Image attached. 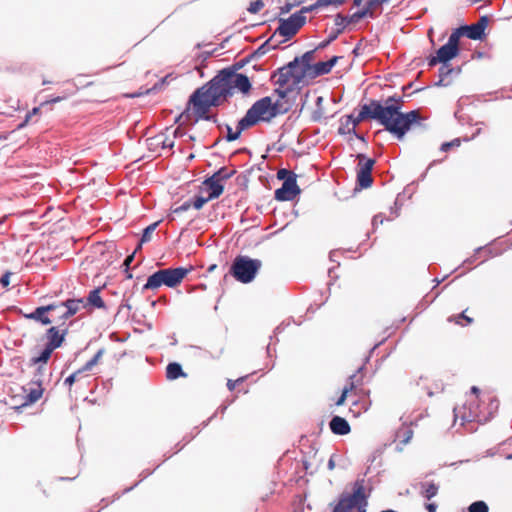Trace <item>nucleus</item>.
Returning <instances> with one entry per match:
<instances>
[{"instance_id":"nucleus-1","label":"nucleus","mask_w":512,"mask_h":512,"mask_svg":"<svg viewBox=\"0 0 512 512\" xmlns=\"http://www.w3.org/2000/svg\"><path fill=\"white\" fill-rule=\"evenodd\" d=\"M401 105L399 100L389 97L384 104L373 100L368 104L361 106L359 114L356 118L352 115L347 116V126L351 125L353 134H356V126L365 119H373L378 121L398 139H402L406 132L420 120L418 111L413 110L408 113L400 111Z\"/></svg>"},{"instance_id":"nucleus-2","label":"nucleus","mask_w":512,"mask_h":512,"mask_svg":"<svg viewBox=\"0 0 512 512\" xmlns=\"http://www.w3.org/2000/svg\"><path fill=\"white\" fill-rule=\"evenodd\" d=\"M228 86L223 80V76L216 75L206 85L194 91V123L198 119L210 120L208 110L212 106H218L223 100H226L225 92Z\"/></svg>"},{"instance_id":"nucleus-3","label":"nucleus","mask_w":512,"mask_h":512,"mask_svg":"<svg viewBox=\"0 0 512 512\" xmlns=\"http://www.w3.org/2000/svg\"><path fill=\"white\" fill-rule=\"evenodd\" d=\"M280 113L277 103H273L270 97H263L248 109L241 119V126L252 127L259 121L269 122Z\"/></svg>"},{"instance_id":"nucleus-4","label":"nucleus","mask_w":512,"mask_h":512,"mask_svg":"<svg viewBox=\"0 0 512 512\" xmlns=\"http://www.w3.org/2000/svg\"><path fill=\"white\" fill-rule=\"evenodd\" d=\"M367 496L365 494L364 480H357L353 493L342 497L334 506L332 512H366Z\"/></svg>"},{"instance_id":"nucleus-5","label":"nucleus","mask_w":512,"mask_h":512,"mask_svg":"<svg viewBox=\"0 0 512 512\" xmlns=\"http://www.w3.org/2000/svg\"><path fill=\"white\" fill-rule=\"evenodd\" d=\"M261 266L262 262L259 259L240 255L234 259L230 273L237 281L247 284L255 279Z\"/></svg>"},{"instance_id":"nucleus-6","label":"nucleus","mask_w":512,"mask_h":512,"mask_svg":"<svg viewBox=\"0 0 512 512\" xmlns=\"http://www.w3.org/2000/svg\"><path fill=\"white\" fill-rule=\"evenodd\" d=\"M188 272L189 269L185 268L159 270L148 277L144 288L156 289L161 285L174 287L182 281Z\"/></svg>"},{"instance_id":"nucleus-7","label":"nucleus","mask_w":512,"mask_h":512,"mask_svg":"<svg viewBox=\"0 0 512 512\" xmlns=\"http://www.w3.org/2000/svg\"><path fill=\"white\" fill-rule=\"evenodd\" d=\"M188 115L186 113L180 115L178 118H176V122H181L180 125L171 130V128H168L166 130V134H159L155 137H151L147 139V147L152 152H158L159 149H169L174 146L173 140L170 139V135H173V137H180L183 136L185 133L181 129V125L183 123V119L187 118Z\"/></svg>"},{"instance_id":"nucleus-8","label":"nucleus","mask_w":512,"mask_h":512,"mask_svg":"<svg viewBox=\"0 0 512 512\" xmlns=\"http://www.w3.org/2000/svg\"><path fill=\"white\" fill-rule=\"evenodd\" d=\"M218 75L223 76V80L228 86V91L225 92L226 98L233 95L234 89H238L242 93H247L251 89L250 80L244 74L233 73L224 69Z\"/></svg>"},{"instance_id":"nucleus-9","label":"nucleus","mask_w":512,"mask_h":512,"mask_svg":"<svg viewBox=\"0 0 512 512\" xmlns=\"http://www.w3.org/2000/svg\"><path fill=\"white\" fill-rule=\"evenodd\" d=\"M305 22V15L296 12L287 19H280L277 32L281 36L289 39L298 32V30L305 24Z\"/></svg>"},{"instance_id":"nucleus-10","label":"nucleus","mask_w":512,"mask_h":512,"mask_svg":"<svg viewBox=\"0 0 512 512\" xmlns=\"http://www.w3.org/2000/svg\"><path fill=\"white\" fill-rule=\"evenodd\" d=\"M297 176L285 179L282 186L275 191V199L278 201H291L300 194V188L296 181Z\"/></svg>"},{"instance_id":"nucleus-11","label":"nucleus","mask_w":512,"mask_h":512,"mask_svg":"<svg viewBox=\"0 0 512 512\" xmlns=\"http://www.w3.org/2000/svg\"><path fill=\"white\" fill-rule=\"evenodd\" d=\"M489 18L484 15L481 16L477 23L472 25L461 26L464 32L469 39L472 40H481L485 35V29L488 26Z\"/></svg>"},{"instance_id":"nucleus-12","label":"nucleus","mask_w":512,"mask_h":512,"mask_svg":"<svg viewBox=\"0 0 512 512\" xmlns=\"http://www.w3.org/2000/svg\"><path fill=\"white\" fill-rule=\"evenodd\" d=\"M297 67L298 57L278 70L276 84L280 87H284L289 83L291 78H294L296 82H299L300 79L297 78L298 72L296 71Z\"/></svg>"},{"instance_id":"nucleus-13","label":"nucleus","mask_w":512,"mask_h":512,"mask_svg":"<svg viewBox=\"0 0 512 512\" xmlns=\"http://www.w3.org/2000/svg\"><path fill=\"white\" fill-rule=\"evenodd\" d=\"M48 343L45 349L42 351V359H49L52 352L61 346L64 335L60 334L59 331L55 327H51L47 332Z\"/></svg>"},{"instance_id":"nucleus-14","label":"nucleus","mask_w":512,"mask_h":512,"mask_svg":"<svg viewBox=\"0 0 512 512\" xmlns=\"http://www.w3.org/2000/svg\"><path fill=\"white\" fill-rule=\"evenodd\" d=\"M49 359H42V352L38 356L32 357L27 363V367L34 373L33 383H42V378L46 373V364Z\"/></svg>"},{"instance_id":"nucleus-15","label":"nucleus","mask_w":512,"mask_h":512,"mask_svg":"<svg viewBox=\"0 0 512 512\" xmlns=\"http://www.w3.org/2000/svg\"><path fill=\"white\" fill-rule=\"evenodd\" d=\"M458 53L459 50H455L454 48L445 44L438 49L436 56L429 59L428 65L435 66L438 63H449V61L455 58Z\"/></svg>"},{"instance_id":"nucleus-16","label":"nucleus","mask_w":512,"mask_h":512,"mask_svg":"<svg viewBox=\"0 0 512 512\" xmlns=\"http://www.w3.org/2000/svg\"><path fill=\"white\" fill-rule=\"evenodd\" d=\"M314 51H307L305 52L300 58H298V67L300 71L297 73V78L301 79L303 77H308L313 64H311V61L313 60Z\"/></svg>"},{"instance_id":"nucleus-17","label":"nucleus","mask_w":512,"mask_h":512,"mask_svg":"<svg viewBox=\"0 0 512 512\" xmlns=\"http://www.w3.org/2000/svg\"><path fill=\"white\" fill-rule=\"evenodd\" d=\"M57 308L55 305H47L38 307L35 311L29 314H25V317L28 319H33L36 321L41 322L44 325L50 324L52 321L51 319L46 315L48 311H51L53 309Z\"/></svg>"},{"instance_id":"nucleus-18","label":"nucleus","mask_w":512,"mask_h":512,"mask_svg":"<svg viewBox=\"0 0 512 512\" xmlns=\"http://www.w3.org/2000/svg\"><path fill=\"white\" fill-rule=\"evenodd\" d=\"M85 306L86 304L83 299H70L62 303L60 306H57V308H66V311L63 313V317L68 318L85 308Z\"/></svg>"},{"instance_id":"nucleus-19","label":"nucleus","mask_w":512,"mask_h":512,"mask_svg":"<svg viewBox=\"0 0 512 512\" xmlns=\"http://www.w3.org/2000/svg\"><path fill=\"white\" fill-rule=\"evenodd\" d=\"M330 429L334 434L337 435H346L350 432V425L346 419L340 416H334L330 423Z\"/></svg>"},{"instance_id":"nucleus-20","label":"nucleus","mask_w":512,"mask_h":512,"mask_svg":"<svg viewBox=\"0 0 512 512\" xmlns=\"http://www.w3.org/2000/svg\"><path fill=\"white\" fill-rule=\"evenodd\" d=\"M32 385H33V387H30L29 389H26V388L24 389L25 391H28V393L25 397V401L22 404V406H27V405L33 404V403L37 402L42 397V394H43L42 383H33L32 382Z\"/></svg>"},{"instance_id":"nucleus-21","label":"nucleus","mask_w":512,"mask_h":512,"mask_svg":"<svg viewBox=\"0 0 512 512\" xmlns=\"http://www.w3.org/2000/svg\"><path fill=\"white\" fill-rule=\"evenodd\" d=\"M361 383V377H358L356 374H353L349 377L347 385L343 388L341 396L336 401L337 406H341L344 404L347 394L354 390Z\"/></svg>"},{"instance_id":"nucleus-22","label":"nucleus","mask_w":512,"mask_h":512,"mask_svg":"<svg viewBox=\"0 0 512 512\" xmlns=\"http://www.w3.org/2000/svg\"><path fill=\"white\" fill-rule=\"evenodd\" d=\"M204 185L208 191V199L218 198L223 192V185L214 178L205 180Z\"/></svg>"},{"instance_id":"nucleus-23","label":"nucleus","mask_w":512,"mask_h":512,"mask_svg":"<svg viewBox=\"0 0 512 512\" xmlns=\"http://www.w3.org/2000/svg\"><path fill=\"white\" fill-rule=\"evenodd\" d=\"M192 204V197L187 195L182 203L175 202L172 206L171 214L169 215L171 220H175L177 216H180L183 212L190 209Z\"/></svg>"},{"instance_id":"nucleus-24","label":"nucleus","mask_w":512,"mask_h":512,"mask_svg":"<svg viewBox=\"0 0 512 512\" xmlns=\"http://www.w3.org/2000/svg\"><path fill=\"white\" fill-rule=\"evenodd\" d=\"M366 17L372 18V19L376 17L374 11L367 4L362 10L355 12L354 14H352L349 17H343L342 19L346 20L347 23L356 24L361 19L366 18Z\"/></svg>"},{"instance_id":"nucleus-25","label":"nucleus","mask_w":512,"mask_h":512,"mask_svg":"<svg viewBox=\"0 0 512 512\" xmlns=\"http://www.w3.org/2000/svg\"><path fill=\"white\" fill-rule=\"evenodd\" d=\"M180 377H188V374L182 370L181 365L177 362L168 364L166 367L167 380L173 381Z\"/></svg>"},{"instance_id":"nucleus-26","label":"nucleus","mask_w":512,"mask_h":512,"mask_svg":"<svg viewBox=\"0 0 512 512\" xmlns=\"http://www.w3.org/2000/svg\"><path fill=\"white\" fill-rule=\"evenodd\" d=\"M453 73L458 74L459 70L455 71L449 63H441L439 68V81L436 83V85L447 86L449 82H446V79Z\"/></svg>"},{"instance_id":"nucleus-27","label":"nucleus","mask_w":512,"mask_h":512,"mask_svg":"<svg viewBox=\"0 0 512 512\" xmlns=\"http://www.w3.org/2000/svg\"><path fill=\"white\" fill-rule=\"evenodd\" d=\"M214 50L203 51L196 58L194 57V71L199 72L200 77H204V62L212 55Z\"/></svg>"},{"instance_id":"nucleus-28","label":"nucleus","mask_w":512,"mask_h":512,"mask_svg":"<svg viewBox=\"0 0 512 512\" xmlns=\"http://www.w3.org/2000/svg\"><path fill=\"white\" fill-rule=\"evenodd\" d=\"M357 158L359 159L358 172L371 173L375 161L373 159H367L364 154H358Z\"/></svg>"},{"instance_id":"nucleus-29","label":"nucleus","mask_w":512,"mask_h":512,"mask_svg":"<svg viewBox=\"0 0 512 512\" xmlns=\"http://www.w3.org/2000/svg\"><path fill=\"white\" fill-rule=\"evenodd\" d=\"M330 70L327 67L326 61L318 62L316 64H313V67L308 75V77L315 78L320 75H324L329 73Z\"/></svg>"},{"instance_id":"nucleus-30","label":"nucleus","mask_w":512,"mask_h":512,"mask_svg":"<svg viewBox=\"0 0 512 512\" xmlns=\"http://www.w3.org/2000/svg\"><path fill=\"white\" fill-rule=\"evenodd\" d=\"M248 128L249 127H242L241 126V119L238 122L237 130L235 132L232 130L231 126L227 124L226 125V130H227L226 140L228 142H232V141L237 140L240 137L242 131H244V130H246Z\"/></svg>"},{"instance_id":"nucleus-31","label":"nucleus","mask_w":512,"mask_h":512,"mask_svg":"<svg viewBox=\"0 0 512 512\" xmlns=\"http://www.w3.org/2000/svg\"><path fill=\"white\" fill-rule=\"evenodd\" d=\"M159 223H160L159 221L154 222L144 229L141 240H140V244L138 245L136 250H138L142 244L147 243L152 239L153 233L156 230Z\"/></svg>"},{"instance_id":"nucleus-32","label":"nucleus","mask_w":512,"mask_h":512,"mask_svg":"<svg viewBox=\"0 0 512 512\" xmlns=\"http://www.w3.org/2000/svg\"><path fill=\"white\" fill-rule=\"evenodd\" d=\"M464 35V32L462 30V27L457 28L454 30L451 35L449 36L448 42L446 43L450 47L454 48L455 50H459L458 44L460 37Z\"/></svg>"},{"instance_id":"nucleus-33","label":"nucleus","mask_w":512,"mask_h":512,"mask_svg":"<svg viewBox=\"0 0 512 512\" xmlns=\"http://www.w3.org/2000/svg\"><path fill=\"white\" fill-rule=\"evenodd\" d=\"M422 488L424 489L422 492L423 496L428 500L435 497L438 493V486L434 483H424Z\"/></svg>"},{"instance_id":"nucleus-34","label":"nucleus","mask_w":512,"mask_h":512,"mask_svg":"<svg viewBox=\"0 0 512 512\" xmlns=\"http://www.w3.org/2000/svg\"><path fill=\"white\" fill-rule=\"evenodd\" d=\"M88 304L97 308L104 307V302L100 297V291L98 289H95L90 292L88 297Z\"/></svg>"},{"instance_id":"nucleus-35","label":"nucleus","mask_w":512,"mask_h":512,"mask_svg":"<svg viewBox=\"0 0 512 512\" xmlns=\"http://www.w3.org/2000/svg\"><path fill=\"white\" fill-rule=\"evenodd\" d=\"M357 182L362 188L370 187L373 182L371 173L357 171Z\"/></svg>"},{"instance_id":"nucleus-36","label":"nucleus","mask_w":512,"mask_h":512,"mask_svg":"<svg viewBox=\"0 0 512 512\" xmlns=\"http://www.w3.org/2000/svg\"><path fill=\"white\" fill-rule=\"evenodd\" d=\"M489 507L484 501H475L468 507V512H488Z\"/></svg>"},{"instance_id":"nucleus-37","label":"nucleus","mask_w":512,"mask_h":512,"mask_svg":"<svg viewBox=\"0 0 512 512\" xmlns=\"http://www.w3.org/2000/svg\"><path fill=\"white\" fill-rule=\"evenodd\" d=\"M104 353V350L103 349H100L96 355L90 360L88 361L85 366L82 368L83 371H89L91 370L98 362L99 360L101 359L102 355Z\"/></svg>"},{"instance_id":"nucleus-38","label":"nucleus","mask_w":512,"mask_h":512,"mask_svg":"<svg viewBox=\"0 0 512 512\" xmlns=\"http://www.w3.org/2000/svg\"><path fill=\"white\" fill-rule=\"evenodd\" d=\"M264 7L262 0L252 1L248 7V12L255 14L258 13Z\"/></svg>"},{"instance_id":"nucleus-39","label":"nucleus","mask_w":512,"mask_h":512,"mask_svg":"<svg viewBox=\"0 0 512 512\" xmlns=\"http://www.w3.org/2000/svg\"><path fill=\"white\" fill-rule=\"evenodd\" d=\"M463 419H467L468 421L477 420V421H487V417L481 418L480 414L476 410L469 409V415L463 416Z\"/></svg>"},{"instance_id":"nucleus-40","label":"nucleus","mask_w":512,"mask_h":512,"mask_svg":"<svg viewBox=\"0 0 512 512\" xmlns=\"http://www.w3.org/2000/svg\"><path fill=\"white\" fill-rule=\"evenodd\" d=\"M460 145V139L456 138L450 142H445L441 145V150L446 152L448 151L451 147H458Z\"/></svg>"},{"instance_id":"nucleus-41","label":"nucleus","mask_w":512,"mask_h":512,"mask_svg":"<svg viewBox=\"0 0 512 512\" xmlns=\"http://www.w3.org/2000/svg\"><path fill=\"white\" fill-rule=\"evenodd\" d=\"M290 176H296V174L287 169H280L277 172V178L280 180H283V182L285 181V179L289 178Z\"/></svg>"},{"instance_id":"nucleus-42","label":"nucleus","mask_w":512,"mask_h":512,"mask_svg":"<svg viewBox=\"0 0 512 512\" xmlns=\"http://www.w3.org/2000/svg\"><path fill=\"white\" fill-rule=\"evenodd\" d=\"M339 134H346V133H353V130L351 129V125L347 126V117L344 121L341 122L340 127L338 128Z\"/></svg>"},{"instance_id":"nucleus-43","label":"nucleus","mask_w":512,"mask_h":512,"mask_svg":"<svg viewBox=\"0 0 512 512\" xmlns=\"http://www.w3.org/2000/svg\"><path fill=\"white\" fill-rule=\"evenodd\" d=\"M208 196L206 198L198 196L194 198V209H200L203 205L208 201Z\"/></svg>"},{"instance_id":"nucleus-44","label":"nucleus","mask_w":512,"mask_h":512,"mask_svg":"<svg viewBox=\"0 0 512 512\" xmlns=\"http://www.w3.org/2000/svg\"><path fill=\"white\" fill-rule=\"evenodd\" d=\"M319 7H325L324 5H318V0L310 5V6H306V7H303L300 11H298L297 13H302V15H304L305 13L307 12H311Z\"/></svg>"},{"instance_id":"nucleus-45","label":"nucleus","mask_w":512,"mask_h":512,"mask_svg":"<svg viewBox=\"0 0 512 512\" xmlns=\"http://www.w3.org/2000/svg\"><path fill=\"white\" fill-rule=\"evenodd\" d=\"M345 0H318V5H324L325 7L326 6H329V5H341L342 3H344Z\"/></svg>"},{"instance_id":"nucleus-46","label":"nucleus","mask_w":512,"mask_h":512,"mask_svg":"<svg viewBox=\"0 0 512 512\" xmlns=\"http://www.w3.org/2000/svg\"><path fill=\"white\" fill-rule=\"evenodd\" d=\"M389 0H367L366 4L374 11L378 6L387 3Z\"/></svg>"},{"instance_id":"nucleus-47","label":"nucleus","mask_w":512,"mask_h":512,"mask_svg":"<svg viewBox=\"0 0 512 512\" xmlns=\"http://www.w3.org/2000/svg\"><path fill=\"white\" fill-rule=\"evenodd\" d=\"M82 372H83V370L80 369V370L76 371L75 373L71 374L69 377L66 378L65 383L68 384L69 386L73 385L77 379L78 374H80Z\"/></svg>"},{"instance_id":"nucleus-48","label":"nucleus","mask_w":512,"mask_h":512,"mask_svg":"<svg viewBox=\"0 0 512 512\" xmlns=\"http://www.w3.org/2000/svg\"><path fill=\"white\" fill-rule=\"evenodd\" d=\"M10 275H11V274H10L9 272H7V273H5V274L1 277V279H0V284H1L3 287H7V286L9 285V283H10Z\"/></svg>"},{"instance_id":"nucleus-49","label":"nucleus","mask_w":512,"mask_h":512,"mask_svg":"<svg viewBox=\"0 0 512 512\" xmlns=\"http://www.w3.org/2000/svg\"><path fill=\"white\" fill-rule=\"evenodd\" d=\"M460 319H464V320H466V321H467V323H472V321H473V320H472V318H470V317L466 316L464 313H461V314L457 315V316L455 317V322H456L457 324H459V323H460V322H459V320H460Z\"/></svg>"},{"instance_id":"nucleus-50","label":"nucleus","mask_w":512,"mask_h":512,"mask_svg":"<svg viewBox=\"0 0 512 512\" xmlns=\"http://www.w3.org/2000/svg\"><path fill=\"white\" fill-rule=\"evenodd\" d=\"M338 59H339V57L334 56V57H332L330 60L326 61V63H327V67H328V69H329L330 71H331V70H332V68L335 66V64L337 63Z\"/></svg>"},{"instance_id":"nucleus-51","label":"nucleus","mask_w":512,"mask_h":512,"mask_svg":"<svg viewBox=\"0 0 512 512\" xmlns=\"http://www.w3.org/2000/svg\"><path fill=\"white\" fill-rule=\"evenodd\" d=\"M241 381H243V378H239V379H237L236 381L228 380V382H227V387H228V389H229L230 391H232V390L235 388L236 384H237L238 382H241Z\"/></svg>"},{"instance_id":"nucleus-52","label":"nucleus","mask_w":512,"mask_h":512,"mask_svg":"<svg viewBox=\"0 0 512 512\" xmlns=\"http://www.w3.org/2000/svg\"><path fill=\"white\" fill-rule=\"evenodd\" d=\"M383 223V218L380 215H375L372 219V225L374 227Z\"/></svg>"},{"instance_id":"nucleus-53","label":"nucleus","mask_w":512,"mask_h":512,"mask_svg":"<svg viewBox=\"0 0 512 512\" xmlns=\"http://www.w3.org/2000/svg\"><path fill=\"white\" fill-rule=\"evenodd\" d=\"M412 436H413V432L411 430H406L405 438L403 439L402 443L407 444L411 440Z\"/></svg>"},{"instance_id":"nucleus-54","label":"nucleus","mask_w":512,"mask_h":512,"mask_svg":"<svg viewBox=\"0 0 512 512\" xmlns=\"http://www.w3.org/2000/svg\"><path fill=\"white\" fill-rule=\"evenodd\" d=\"M293 4L286 3L283 7H281V14H286L290 12V10L293 8Z\"/></svg>"},{"instance_id":"nucleus-55","label":"nucleus","mask_w":512,"mask_h":512,"mask_svg":"<svg viewBox=\"0 0 512 512\" xmlns=\"http://www.w3.org/2000/svg\"><path fill=\"white\" fill-rule=\"evenodd\" d=\"M426 509L428 512H436L437 505L435 503H429L426 505Z\"/></svg>"},{"instance_id":"nucleus-56","label":"nucleus","mask_w":512,"mask_h":512,"mask_svg":"<svg viewBox=\"0 0 512 512\" xmlns=\"http://www.w3.org/2000/svg\"><path fill=\"white\" fill-rule=\"evenodd\" d=\"M133 258H134V253H133L132 255L128 256V257L125 259V261H124V266H125L126 268H129V266H130L131 262L133 261Z\"/></svg>"},{"instance_id":"nucleus-57","label":"nucleus","mask_w":512,"mask_h":512,"mask_svg":"<svg viewBox=\"0 0 512 512\" xmlns=\"http://www.w3.org/2000/svg\"><path fill=\"white\" fill-rule=\"evenodd\" d=\"M62 100H63V98H62V97H55V98H53V99H51V100H49V101L43 102V103L41 104V106H44L45 104H48V103H57V102H60V101H62Z\"/></svg>"},{"instance_id":"nucleus-58","label":"nucleus","mask_w":512,"mask_h":512,"mask_svg":"<svg viewBox=\"0 0 512 512\" xmlns=\"http://www.w3.org/2000/svg\"><path fill=\"white\" fill-rule=\"evenodd\" d=\"M490 413L492 410H496L498 408V402L496 400H492L489 404Z\"/></svg>"},{"instance_id":"nucleus-59","label":"nucleus","mask_w":512,"mask_h":512,"mask_svg":"<svg viewBox=\"0 0 512 512\" xmlns=\"http://www.w3.org/2000/svg\"><path fill=\"white\" fill-rule=\"evenodd\" d=\"M335 468L334 456H331L328 461V469L333 470Z\"/></svg>"},{"instance_id":"nucleus-60","label":"nucleus","mask_w":512,"mask_h":512,"mask_svg":"<svg viewBox=\"0 0 512 512\" xmlns=\"http://www.w3.org/2000/svg\"><path fill=\"white\" fill-rule=\"evenodd\" d=\"M275 92L279 95L280 98H284L287 95V91L285 90L276 89Z\"/></svg>"},{"instance_id":"nucleus-61","label":"nucleus","mask_w":512,"mask_h":512,"mask_svg":"<svg viewBox=\"0 0 512 512\" xmlns=\"http://www.w3.org/2000/svg\"><path fill=\"white\" fill-rule=\"evenodd\" d=\"M30 118H31V114H28V115L26 116L25 121H24L23 123H21V124L18 126V128H19V129H21V128L25 127V126L27 125V123L29 122Z\"/></svg>"},{"instance_id":"nucleus-62","label":"nucleus","mask_w":512,"mask_h":512,"mask_svg":"<svg viewBox=\"0 0 512 512\" xmlns=\"http://www.w3.org/2000/svg\"><path fill=\"white\" fill-rule=\"evenodd\" d=\"M39 110H40V107H35L29 114H31V116L36 115L39 112Z\"/></svg>"},{"instance_id":"nucleus-63","label":"nucleus","mask_w":512,"mask_h":512,"mask_svg":"<svg viewBox=\"0 0 512 512\" xmlns=\"http://www.w3.org/2000/svg\"><path fill=\"white\" fill-rule=\"evenodd\" d=\"M329 43H330V40H327V41H325V42L321 43V44L319 45V47H318V48H324V47H326Z\"/></svg>"},{"instance_id":"nucleus-64","label":"nucleus","mask_w":512,"mask_h":512,"mask_svg":"<svg viewBox=\"0 0 512 512\" xmlns=\"http://www.w3.org/2000/svg\"><path fill=\"white\" fill-rule=\"evenodd\" d=\"M323 101V98L321 96L317 97L316 104L319 106Z\"/></svg>"}]
</instances>
